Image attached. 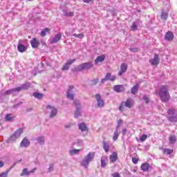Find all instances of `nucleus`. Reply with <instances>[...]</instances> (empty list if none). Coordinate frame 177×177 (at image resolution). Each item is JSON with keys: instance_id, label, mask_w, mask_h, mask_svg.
Returning a JSON list of instances; mask_svg holds the SVG:
<instances>
[{"instance_id": "obj_15", "label": "nucleus", "mask_w": 177, "mask_h": 177, "mask_svg": "<svg viewBox=\"0 0 177 177\" xmlns=\"http://www.w3.org/2000/svg\"><path fill=\"white\" fill-rule=\"evenodd\" d=\"M78 127L81 132H86V135L88 133V127H86V124L80 123Z\"/></svg>"}, {"instance_id": "obj_39", "label": "nucleus", "mask_w": 177, "mask_h": 177, "mask_svg": "<svg viewBox=\"0 0 177 177\" xmlns=\"http://www.w3.org/2000/svg\"><path fill=\"white\" fill-rule=\"evenodd\" d=\"M80 153V149H71L69 151L70 156H75V154H78Z\"/></svg>"}, {"instance_id": "obj_6", "label": "nucleus", "mask_w": 177, "mask_h": 177, "mask_svg": "<svg viewBox=\"0 0 177 177\" xmlns=\"http://www.w3.org/2000/svg\"><path fill=\"white\" fill-rule=\"evenodd\" d=\"M116 78L117 77H115V75H111V73H108L105 75L104 78L101 80V83L104 84V82H106V81H112V82L115 81Z\"/></svg>"}, {"instance_id": "obj_12", "label": "nucleus", "mask_w": 177, "mask_h": 177, "mask_svg": "<svg viewBox=\"0 0 177 177\" xmlns=\"http://www.w3.org/2000/svg\"><path fill=\"white\" fill-rule=\"evenodd\" d=\"M149 62L152 66H157L160 64V57H158V54H155L153 58L150 59Z\"/></svg>"}, {"instance_id": "obj_56", "label": "nucleus", "mask_w": 177, "mask_h": 177, "mask_svg": "<svg viewBox=\"0 0 177 177\" xmlns=\"http://www.w3.org/2000/svg\"><path fill=\"white\" fill-rule=\"evenodd\" d=\"M44 64H46V66H50L49 63L46 62V61H43L41 62V66H44Z\"/></svg>"}, {"instance_id": "obj_29", "label": "nucleus", "mask_w": 177, "mask_h": 177, "mask_svg": "<svg viewBox=\"0 0 177 177\" xmlns=\"http://www.w3.org/2000/svg\"><path fill=\"white\" fill-rule=\"evenodd\" d=\"M162 153L164 154H166L167 156H169L171 154H172V153H174V150L173 149H169L168 148H162Z\"/></svg>"}, {"instance_id": "obj_18", "label": "nucleus", "mask_w": 177, "mask_h": 177, "mask_svg": "<svg viewBox=\"0 0 177 177\" xmlns=\"http://www.w3.org/2000/svg\"><path fill=\"white\" fill-rule=\"evenodd\" d=\"M122 106H125V107H128V109H131L132 108V99L129 98L126 100V102H122Z\"/></svg>"}, {"instance_id": "obj_31", "label": "nucleus", "mask_w": 177, "mask_h": 177, "mask_svg": "<svg viewBox=\"0 0 177 177\" xmlns=\"http://www.w3.org/2000/svg\"><path fill=\"white\" fill-rule=\"evenodd\" d=\"M160 17L162 20H167V19H168V11H165L164 10H162Z\"/></svg>"}, {"instance_id": "obj_60", "label": "nucleus", "mask_w": 177, "mask_h": 177, "mask_svg": "<svg viewBox=\"0 0 177 177\" xmlns=\"http://www.w3.org/2000/svg\"><path fill=\"white\" fill-rule=\"evenodd\" d=\"M122 74H124V72H122V71H120L119 73H118V75L120 77H121V75H122Z\"/></svg>"}, {"instance_id": "obj_48", "label": "nucleus", "mask_w": 177, "mask_h": 177, "mask_svg": "<svg viewBox=\"0 0 177 177\" xmlns=\"http://www.w3.org/2000/svg\"><path fill=\"white\" fill-rule=\"evenodd\" d=\"M129 50H130V52L136 53V52H138V48L134 47V48H130Z\"/></svg>"}, {"instance_id": "obj_19", "label": "nucleus", "mask_w": 177, "mask_h": 177, "mask_svg": "<svg viewBox=\"0 0 177 177\" xmlns=\"http://www.w3.org/2000/svg\"><path fill=\"white\" fill-rule=\"evenodd\" d=\"M141 23L142 22L139 20L134 21L131 26V31H136L138 30V26H140Z\"/></svg>"}, {"instance_id": "obj_27", "label": "nucleus", "mask_w": 177, "mask_h": 177, "mask_svg": "<svg viewBox=\"0 0 177 177\" xmlns=\"http://www.w3.org/2000/svg\"><path fill=\"white\" fill-rule=\"evenodd\" d=\"M63 13L64 16H66L67 17H73L74 16V12L70 11V10H64Z\"/></svg>"}, {"instance_id": "obj_8", "label": "nucleus", "mask_w": 177, "mask_h": 177, "mask_svg": "<svg viewBox=\"0 0 177 177\" xmlns=\"http://www.w3.org/2000/svg\"><path fill=\"white\" fill-rule=\"evenodd\" d=\"M47 110H50V118H53L57 115V109L55 106L48 105L46 106Z\"/></svg>"}, {"instance_id": "obj_17", "label": "nucleus", "mask_w": 177, "mask_h": 177, "mask_svg": "<svg viewBox=\"0 0 177 177\" xmlns=\"http://www.w3.org/2000/svg\"><path fill=\"white\" fill-rule=\"evenodd\" d=\"M62 32H59L51 39V44H57L59 39H62Z\"/></svg>"}, {"instance_id": "obj_20", "label": "nucleus", "mask_w": 177, "mask_h": 177, "mask_svg": "<svg viewBox=\"0 0 177 177\" xmlns=\"http://www.w3.org/2000/svg\"><path fill=\"white\" fill-rule=\"evenodd\" d=\"M107 161H109L107 156L101 157V168H106V165H107Z\"/></svg>"}, {"instance_id": "obj_58", "label": "nucleus", "mask_w": 177, "mask_h": 177, "mask_svg": "<svg viewBox=\"0 0 177 177\" xmlns=\"http://www.w3.org/2000/svg\"><path fill=\"white\" fill-rule=\"evenodd\" d=\"M93 0H83L85 3H89V2H92Z\"/></svg>"}, {"instance_id": "obj_24", "label": "nucleus", "mask_w": 177, "mask_h": 177, "mask_svg": "<svg viewBox=\"0 0 177 177\" xmlns=\"http://www.w3.org/2000/svg\"><path fill=\"white\" fill-rule=\"evenodd\" d=\"M17 49L21 53H23V52H26V50H27V47H26V46L23 45L21 43H19Z\"/></svg>"}, {"instance_id": "obj_41", "label": "nucleus", "mask_w": 177, "mask_h": 177, "mask_svg": "<svg viewBox=\"0 0 177 177\" xmlns=\"http://www.w3.org/2000/svg\"><path fill=\"white\" fill-rule=\"evenodd\" d=\"M33 96L37 99H42L43 95L42 93H34Z\"/></svg>"}, {"instance_id": "obj_55", "label": "nucleus", "mask_w": 177, "mask_h": 177, "mask_svg": "<svg viewBox=\"0 0 177 177\" xmlns=\"http://www.w3.org/2000/svg\"><path fill=\"white\" fill-rule=\"evenodd\" d=\"M127 129H123V130L122 131V135H123V136L127 135Z\"/></svg>"}, {"instance_id": "obj_37", "label": "nucleus", "mask_w": 177, "mask_h": 177, "mask_svg": "<svg viewBox=\"0 0 177 177\" xmlns=\"http://www.w3.org/2000/svg\"><path fill=\"white\" fill-rule=\"evenodd\" d=\"M118 136H120V134H118V129H115V131L113 133V139L114 142H115L117 139H118Z\"/></svg>"}, {"instance_id": "obj_25", "label": "nucleus", "mask_w": 177, "mask_h": 177, "mask_svg": "<svg viewBox=\"0 0 177 177\" xmlns=\"http://www.w3.org/2000/svg\"><path fill=\"white\" fill-rule=\"evenodd\" d=\"M104 59H106V56H104V55L97 57L95 60V64L104 62Z\"/></svg>"}, {"instance_id": "obj_43", "label": "nucleus", "mask_w": 177, "mask_h": 177, "mask_svg": "<svg viewBox=\"0 0 177 177\" xmlns=\"http://www.w3.org/2000/svg\"><path fill=\"white\" fill-rule=\"evenodd\" d=\"M6 121H13V116L10 114L6 115Z\"/></svg>"}, {"instance_id": "obj_2", "label": "nucleus", "mask_w": 177, "mask_h": 177, "mask_svg": "<svg viewBox=\"0 0 177 177\" xmlns=\"http://www.w3.org/2000/svg\"><path fill=\"white\" fill-rule=\"evenodd\" d=\"M95 158V153L89 152L86 156L80 162V165L84 168L89 167V162H92Z\"/></svg>"}, {"instance_id": "obj_64", "label": "nucleus", "mask_w": 177, "mask_h": 177, "mask_svg": "<svg viewBox=\"0 0 177 177\" xmlns=\"http://www.w3.org/2000/svg\"><path fill=\"white\" fill-rule=\"evenodd\" d=\"M28 1H32V0H28Z\"/></svg>"}, {"instance_id": "obj_34", "label": "nucleus", "mask_w": 177, "mask_h": 177, "mask_svg": "<svg viewBox=\"0 0 177 177\" xmlns=\"http://www.w3.org/2000/svg\"><path fill=\"white\" fill-rule=\"evenodd\" d=\"M36 140L39 145H45V139L44 137H38L36 138Z\"/></svg>"}, {"instance_id": "obj_53", "label": "nucleus", "mask_w": 177, "mask_h": 177, "mask_svg": "<svg viewBox=\"0 0 177 177\" xmlns=\"http://www.w3.org/2000/svg\"><path fill=\"white\" fill-rule=\"evenodd\" d=\"M138 161H139V160H138V158H132V162H133V164H138Z\"/></svg>"}, {"instance_id": "obj_26", "label": "nucleus", "mask_w": 177, "mask_h": 177, "mask_svg": "<svg viewBox=\"0 0 177 177\" xmlns=\"http://www.w3.org/2000/svg\"><path fill=\"white\" fill-rule=\"evenodd\" d=\"M16 92H19L17 87L7 90L5 93H3V95H12V93H15Z\"/></svg>"}, {"instance_id": "obj_51", "label": "nucleus", "mask_w": 177, "mask_h": 177, "mask_svg": "<svg viewBox=\"0 0 177 177\" xmlns=\"http://www.w3.org/2000/svg\"><path fill=\"white\" fill-rule=\"evenodd\" d=\"M73 127V123H68L65 124V128L66 129H68L69 128H71Z\"/></svg>"}, {"instance_id": "obj_62", "label": "nucleus", "mask_w": 177, "mask_h": 177, "mask_svg": "<svg viewBox=\"0 0 177 177\" xmlns=\"http://www.w3.org/2000/svg\"><path fill=\"white\" fill-rule=\"evenodd\" d=\"M19 105L20 104H17L16 105L14 106V107H19Z\"/></svg>"}, {"instance_id": "obj_45", "label": "nucleus", "mask_w": 177, "mask_h": 177, "mask_svg": "<svg viewBox=\"0 0 177 177\" xmlns=\"http://www.w3.org/2000/svg\"><path fill=\"white\" fill-rule=\"evenodd\" d=\"M122 124V120H119L118 121V125L116 127V129H120V128H121Z\"/></svg>"}, {"instance_id": "obj_44", "label": "nucleus", "mask_w": 177, "mask_h": 177, "mask_svg": "<svg viewBox=\"0 0 177 177\" xmlns=\"http://www.w3.org/2000/svg\"><path fill=\"white\" fill-rule=\"evenodd\" d=\"M73 37H75V38H80V39H82L84 38V35L82 33L80 34H73Z\"/></svg>"}, {"instance_id": "obj_9", "label": "nucleus", "mask_w": 177, "mask_h": 177, "mask_svg": "<svg viewBox=\"0 0 177 177\" xmlns=\"http://www.w3.org/2000/svg\"><path fill=\"white\" fill-rule=\"evenodd\" d=\"M76 59H68L66 64L63 66L62 70V71H68V70L70 69V66L73 64V63H75Z\"/></svg>"}, {"instance_id": "obj_5", "label": "nucleus", "mask_w": 177, "mask_h": 177, "mask_svg": "<svg viewBox=\"0 0 177 177\" xmlns=\"http://www.w3.org/2000/svg\"><path fill=\"white\" fill-rule=\"evenodd\" d=\"M74 104L76 107L74 116L75 118H78V117H81V103L78 100H75Z\"/></svg>"}, {"instance_id": "obj_14", "label": "nucleus", "mask_w": 177, "mask_h": 177, "mask_svg": "<svg viewBox=\"0 0 177 177\" xmlns=\"http://www.w3.org/2000/svg\"><path fill=\"white\" fill-rule=\"evenodd\" d=\"M30 86L31 84L29 82L24 83L22 84L21 86L17 87V90L18 91V92H20L21 91H26V89H28V88H30Z\"/></svg>"}, {"instance_id": "obj_50", "label": "nucleus", "mask_w": 177, "mask_h": 177, "mask_svg": "<svg viewBox=\"0 0 177 177\" xmlns=\"http://www.w3.org/2000/svg\"><path fill=\"white\" fill-rule=\"evenodd\" d=\"M54 166L53 164L50 165V167L48 169V172H52L53 171Z\"/></svg>"}, {"instance_id": "obj_61", "label": "nucleus", "mask_w": 177, "mask_h": 177, "mask_svg": "<svg viewBox=\"0 0 177 177\" xmlns=\"http://www.w3.org/2000/svg\"><path fill=\"white\" fill-rule=\"evenodd\" d=\"M3 167V162L0 161V168H2Z\"/></svg>"}, {"instance_id": "obj_57", "label": "nucleus", "mask_w": 177, "mask_h": 177, "mask_svg": "<svg viewBox=\"0 0 177 177\" xmlns=\"http://www.w3.org/2000/svg\"><path fill=\"white\" fill-rule=\"evenodd\" d=\"M122 107H124V105H122V102L121 104L119 106L120 111H122Z\"/></svg>"}, {"instance_id": "obj_22", "label": "nucleus", "mask_w": 177, "mask_h": 177, "mask_svg": "<svg viewBox=\"0 0 177 177\" xmlns=\"http://www.w3.org/2000/svg\"><path fill=\"white\" fill-rule=\"evenodd\" d=\"M28 146H30V140L24 138L21 142V147H28Z\"/></svg>"}, {"instance_id": "obj_36", "label": "nucleus", "mask_w": 177, "mask_h": 177, "mask_svg": "<svg viewBox=\"0 0 177 177\" xmlns=\"http://www.w3.org/2000/svg\"><path fill=\"white\" fill-rule=\"evenodd\" d=\"M168 120L170 122H177V115H174L169 117Z\"/></svg>"}, {"instance_id": "obj_21", "label": "nucleus", "mask_w": 177, "mask_h": 177, "mask_svg": "<svg viewBox=\"0 0 177 177\" xmlns=\"http://www.w3.org/2000/svg\"><path fill=\"white\" fill-rule=\"evenodd\" d=\"M165 39L166 41H174V33L171 32H167L165 35Z\"/></svg>"}, {"instance_id": "obj_49", "label": "nucleus", "mask_w": 177, "mask_h": 177, "mask_svg": "<svg viewBox=\"0 0 177 177\" xmlns=\"http://www.w3.org/2000/svg\"><path fill=\"white\" fill-rule=\"evenodd\" d=\"M97 82H99V79H95V80H91V84H93V85H96V84H97Z\"/></svg>"}, {"instance_id": "obj_40", "label": "nucleus", "mask_w": 177, "mask_h": 177, "mask_svg": "<svg viewBox=\"0 0 177 177\" xmlns=\"http://www.w3.org/2000/svg\"><path fill=\"white\" fill-rule=\"evenodd\" d=\"M142 99L144 101H145L146 104H149V103L150 102V99L149 98V95H143L142 96Z\"/></svg>"}, {"instance_id": "obj_23", "label": "nucleus", "mask_w": 177, "mask_h": 177, "mask_svg": "<svg viewBox=\"0 0 177 177\" xmlns=\"http://www.w3.org/2000/svg\"><path fill=\"white\" fill-rule=\"evenodd\" d=\"M118 159V155H117V153L115 152H113L109 157V160L111 162H115Z\"/></svg>"}, {"instance_id": "obj_10", "label": "nucleus", "mask_w": 177, "mask_h": 177, "mask_svg": "<svg viewBox=\"0 0 177 177\" xmlns=\"http://www.w3.org/2000/svg\"><path fill=\"white\" fill-rule=\"evenodd\" d=\"M37 171V168H34L33 169L28 171V169L24 168L22 170V172L20 174V176H30L31 174H34Z\"/></svg>"}, {"instance_id": "obj_38", "label": "nucleus", "mask_w": 177, "mask_h": 177, "mask_svg": "<svg viewBox=\"0 0 177 177\" xmlns=\"http://www.w3.org/2000/svg\"><path fill=\"white\" fill-rule=\"evenodd\" d=\"M110 146L109 145V143H106V142H103V149L106 153L109 151Z\"/></svg>"}, {"instance_id": "obj_3", "label": "nucleus", "mask_w": 177, "mask_h": 177, "mask_svg": "<svg viewBox=\"0 0 177 177\" xmlns=\"http://www.w3.org/2000/svg\"><path fill=\"white\" fill-rule=\"evenodd\" d=\"M93 67V64L92 62L83 63L77 67L72 69L73 73H77V71H82L83 70H89Z\"/></svg>"}, {"instance_id": "obj_16", "label": "nucleus", "mask_w": 177, "mask_h": 177, "mask_svg": "<svg viewBox=\"0 0 177 177\" xmlns=\"http://www.w3.org/2000/svg\"><path fill=\"white\" fill-rule=\"evenodd\" d=\"M113 91L118 92V93H121V92L125 91V88H124V86L122 85H115L113 86Z\"/></svg>"}, {"instance_id": "obj_30", "label": "nucleus", "mask_w": 177, "mask_h": 177, "mask_svg": "<svg viewBox=\"0 0 177 177\" xmlns=\"http://www.w3.org/2000/svg\"><path fill=\"white\" fill-rule=\"evenodd\" d=\"M169 142L171 145H175L176 143V136L171 135L169 138Z\"/></svg>"}, {"instance_id": "obj_59", "label": "nucleus", "mask_w": 177, "mask_h": 177, "mask_svg": "<svg viewBox=\"0 0 177 177\" xmlns=\"http://www.w3.org/2000/svg\"><path fill=\"white\" fill-rule=\"evenodd\" d=\"M164 5H168L169 3V1L166 0L163 2Z\"/></svg>"}, {"instance_id": "obj_4", "label": "nucleus", "mask_w": 177, "mask_h": 177, "mask_svg": "<svg viewBox=\"0 0 177 177\" xmlns=\"http://www.w3.org/2000/svg\"><path fill=\"white\" fill-rule=\"evenodd\" d=\"M21 133H23V129H17L9 138L10 142H15L16 139H19L20 136H21Z\"/></svg>"}, {"instance_id": "obj_13", "label": "nucleus", "mask_w": 177, "mask_h": 177, "mask_svg": "<svg viewBox=\"0 0 177 177\" xmlns=\"http://www.w3.org/2000/svg\"><path fill=\"white\" fill-rule=\"evenodd\" d=\"M30 45L33 49H37L39 46V40L34 37L30 40Z\"/></svg>"}, {"instance_id": "obj_1", "label": "nucleus", "mask_w": 177, "mask_h": 177, "mask_svg": "<svg viewBox=\"0 0 177 177\" xmlns=\"http://www.w3.org/2000/svg\"><path fill=\"white\" fill-rule=\"evenodd\" d=\"M158 95L160 96L162 102H168L169 100V93L167 86H162L159 90Z\"/></svg>"}, {"instance_id": "obj_42", "label": "nucleus", "mask_w": 177, "mask_h": 177, "mask_svg": "<svg viewBox=\"0 0 177 177\" xmlns=\"http://www.w3.org/2000/svg\"><path fill=\"white\" fill-rule=\"evenodd\" d=\"M10 171V169H8L4 172L1 173L0 177H8V175L9 174Z\"/></svg>"}, {"instance_id": "obj_35", "label": "nucleus", "mask_w": 177, "mask_h": 177, "mask_svg": "<svg viewBox=\"0 0 177 177\" xmlns=\"http://www.w3.org/2000/svg\"><path fill=\"white\" fill-rule=\"evenodd\" d=\"M138 89H139V85L136 84V86H133L131 88V93L132 95H136V93L138 92Z\"/></svg>"}, {"instance_id": "obj_46", "label": "nucleus", "mask_w": 177, "mask_h": 177, "mask_svg": "<svg viewBox=\"0 0 177 177\" xmlns=\"http://www.w3.org/2000/svg\"><path fill=\"white\" fill-rule=\"evenodd\" d=\"M146 139H147V135H146V134L142 135V136L140 137V140H141V142H145V140H146Z\"/></svg>"}, {"instance_id": "obj_52", "label": "nucleus", "mask_w": 177, "mask_h": 177, "mask_svg": "<svg viewBox=\"0 0 177 177\" xmlns=\"http://www.w3.org/2000/svg\"><path fill=\"white\" fill-rule=\"evenodd\" d=\"M82 143H83L82 140H77L76 145H77V146H82Z\"/></svg>"}, {"instance_id": "obj_63", "label": "nucleus", "mask_w": 177, "mask_h": 177, "mask_svg": "<svg viewBox=\"0 0 177 177\" xmlns=\"http://www.w3.org/2000/svg\"><path fill=\"white\" fill-rule=\"evenodd\" d=\"M15 165H16V163H14L13 165L11 167V168H13V167H15Z\"/></svg>"}, {"instance_id": "obj_7", "label": "nucleus", "mask_w": 177, "mask_h": 177, "mask_svg": "<svg viewBox=\"0 0 177 177\" xmlns=\"http://www.w3.org/2000/svg\"><path fill=\"white\" fill-rule=\"evenodd\" d=\"M95 97L97 102V107H100V108L104 107V100L102 99V96L100 95V94H96Z\"/></svg>"}, {"instance_id": "obj_47", "label": "nucleus", "mask_w": 177, "mask_h": 177, "mask_svg": "<svg viewBox=\"0 0 177 177\" xmlns=\"http://www.w3.org/2000/svg\"><path fill=\"white\" fill-rule=\"evenodd\" d=\"M167 113L169 115H174V114L175 113V111L174 109H169L167 111Z\"/></svg>"}, {"instance_id": "obj_54", "label": "nucleus", "mask_w": 177, "mask_h": 177, "mask_svg": "<svg viewBox=\"0 0 177 177\" xmlns=\"http://www.w3.org/2000/svg\"><path fill=\"white\" fill-rule=\"evenodd\" d=\"M112 176L113 177H121V175H120V174H118V173H113V174H112Z\"/></svg>"}, {"instance_id": "obj_32", "label": "nucleus", "mask_w": 177, "mask_h": 177, "mask_svg": "<svg viewBox=\"0 0 177 177\" xmlns=\"http://www.w3.org/2000/svg\"><path fill=\"white\" fill-rule=\"evenodd\" d=\"M127 70H128V65L125 63L122 64L120 66V71H122V73H126Z\"/></svg>"}, {"instance_id": "obj_11", "label": "nucleus", "mask_w": 177, "mask_h": 177, "mask_svg": "<svg viewBox=\"0 0 177 177\" xmlns=\"http://www.w3.org/2000/svg\"><path fill=\"white\" fill-rule=\"evenodd\" d=\"M74 86H70L69 88L66 93V97H68V99H71V100H74Z\"/></svg>"}, {"instance_id": "obj_33", "label": "nucleus", "mask_w": 177, "mask_h": 177, "mask_svg": "<svg viewBox=\"0 0 177 177\" xmlns=\"http://www.w3.org/2000/svg\"><path fill=\"white\" fill-rule=\"evenodd\" d=\"M47 32H50V29L48 28L43 29L40 33L41 37H45Z\"/></svg>"}, {"instance_id": "obj_28", "label": "nucleus", "mask_w": 177, "mask_h": 177, "mask_svg": "<svg viewBox=\"0 0 177 177\" xmlns=\"http://www.w3.org/2000/svg\"><path fill=\"white\" fill-rule=\"evenodd\" d=\"M149 169H150V165L147 162H145L141 165V169L142 171H144V172L149 171Z\"/></svg>"}]
</instances>
